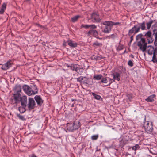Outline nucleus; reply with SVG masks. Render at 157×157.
Here are the masks:
<instances>
[{"instance_id":"obj_1","label":"nucleus","mask_w":157,"mask_h":157,"mask_svg":"<svg viewBox=\"0 0 157 157\" xmlns=\"http://www.w3.org/2000/svg\"><path fill=\"white\" fill-rule=\"evenodd\" d=\"M143 35L142 34H140L136 36V40L140 39V40L137 42V46L139 47V49L143 52L146 51L147 48V43L146 41L145 38H142Z\"/></svg>"},{"instance_id":"obj_2","label":"nucleus","mask_w":157,"mask_h":157,"mask_svg":"<svg viewBox=\"0 0 157 157\" xmlns=\"http://www.w3.org/2000/svg\"><path fill=\"white\" fill-rule=\"evenodd\" d=\"M103 25L105 26L102 32L104 33H108L111 31L112 27L114 25H120L119 22H114L111 21H105L102 23Z\"/></svg>"},{"instance_id":"obj_3","label":"nucleus","mask_w":157,"mask_h":157,"mask_svg":"<svg viewBox=\"0 0 157 157\" xmlns=\"http://www.w3.org/2000/svg\"><path fill=\"white\" fill-rule=\"evenodd\" d=\"M143 126L147 133H150L152 132L153 128L152 122L146 121L144 122Z\"/></svg>"},{"instance_id":"obj_4","label":"nucleus","mask_w":157,"mask_h":157,"mask_svg":"<svg viewBox=\"0 0 157 157\" xmlns=\"http://www.w3.org/2000/svg\"><path fill=\"white\" fill-rule=\"evenodd\" d=\"M24 91L29 96L33 94H35L37 93L36 91L35 93H33V90L29 86L24 85L22 87Z\"/></svg>"},{"instance_id":"obj_5","label":"nucleus","mask_w":157,"mask_h":157,"mask_svg":"<svg viewBox=\"0 0 157 157\" xmlns=\"http://www.w3.org/2000/svg\"><path fill=\"white\" fill-rule=\"evenodd\" d=\"M91 19L93 22L100 23L101 22V19L97 12H93L91 14Z\"/></svg>"},{"instance_id":"obj_6","label":"nucleus","mask_w":157,"mask_h":157,"mask_svg":"<svg viewBox=\"0 0 157 157\" xmlns=\"http://www.w3.org/2000/svg\"><path fill=\"white\" fill-rule=\"evenodd\" d=\"M138 25L136 24L131 29H130L128 33V35L130 36L132 34L134 33L133 35L137 33L140 31V28L138 27Z\"/></svg>"},{"instance_id":"obj_7","label":"nucleus","mask_w":157,"mask_h":157,"mask_svg":"<svg viewBox=\"0 0 157 157\" xmlns=\"http://www.w3.org/2000/svg\"><path fill=\"white\" fill-rule=\"evenodd\" d=\"M152 33L150 31H147L144 35L147 38V40L148 44L152 43L154 40Z\"/></svg>"},{"instance_id":"obj_8","label":"nucleus","mask_w":157,"mask_h":157,"mask_svg":"<svg viewBox=\"0 0 157 157\" xmlns=\"http://www.w3.org/2000/svg\"><path fill=\"white\" fill-rule=\"evenodd\" d=\"M36 105L35 101L33 98L29 97L28 99V103L27 105L28 108L29 110L34 109Z\"/></svg>"},{"instance_id":"obj_9","label":"nucleus","mask_w":157,"mask_h":157,"mask_svg":"<svg viewBox=\"0 0 157 157\" xmlns=\"http://www.w3.org/2000/svg\"><path fill=\"white\" fill-rule=\"evenodd\" d=\"M95 29H90L87 33V34L88 36H90V35H92L94 37H96L98 39H101V38L97 37L98 35V31L95 30Z\"/></svg>"},{"instance_id":"obj_10","label":"nucleus","mask_w":157,"mask_h":157,"mask_svg":"<svg viewBox=\"0 0 157 157\" xmlns=\"http://www.w3.org/2000/svg\"><path fill=\"white\" fill-rule=\"evenodd\" d=\"M34 99L38 105L41 106L43 103L44 101L42 99L40 96L36 95L34 97Z\"/></svg>"},{"instance_id":"obj_11","label":"nucleus","mask_w":157,"mask_h":157,"mask_svg":"<svg viewBox=\"0 0 157 157\" xmlns=\"http://www.w3.org/2000/svg\"><path fill=\"white\" fill-rule=\"evenodd\" d=\"M27 97L26 96H23L21 97L20 100V102H21V105L24 108L27 106Z\"/></svg>"},{"instance_id":"obj_12","label":"nucleus","mask_w":157,"mask_h":157,"mask_svg":"<svg viewBox=\"0 0 157 157\" xmlns=\"http://www.w3.org/2000/svg\"><path fill=\"white\" fill-rule=\"evenodd\" d=\"M67 67H70V69L73 71H75L76 72L80 67V66L78 64H72L71 65H67Z\"/></svg>"},{"instance_id":"obj_13","label":"nucleus","mask_w":157,"mask_h":157,"mask_svg":"<svg viewBox=\"0 0 157 157\" xmlns=\"http://www.w3.org/2000/svg\"><path fill=\"white\" fill-rule=\"evenodd\" d=\"M14 98L15 101V103H17L20 102V100L21 98L20 93H16L13 94Z\"/></svg>"},{"instance_id":"obj_14","label":"nucleus","mask_w":157,"mask_h":157,"mask_svg":"<svg viewBox=\"0 0 157 157\" xmlns=\"http://www.w3.org/2000/svg\"><path fill=\"white\" fill-rule=\"evenodd\" d=\"M80 123L79 121H75L73 123V127L71 128V131L78 129L80 127Z\"/></svg>"},{"instance_id":"obj_15","label":"nucleus","mask_w":157,"mask_h":157,"mask_svg":"<svg viewBox=\"0 0 157 157\" xmlns=\"http://www.w3.org/2000/svg\"><path fill=\"white\" fill-rule=\"evenodd\" d=\"M81 27L84 28L86 29H87L90 28V29H96L97 28V26L94 24L88 25H82Z\"/></svg>"},{"instance_id":"obj_16","label":"nucleus","mask_w":157,"mask_h":157,"mask_svg":"<svg viewBox=\"0 0 157 157\" xmlns=\"http://www.w3.org/2000/svg\"><path fill=\"white\" fill-rule=\"evenodd\" d=\"M156 55H157V47L155 48L152 59V61L154 63L157 62V58Z\"/></svg>"},{"instance_id":"obj_17","label":"nucleus","mask_w":157,"mask_h":157,"mask_svg":"<svg viewBox=\"0 0 157 157\" xmlns=\"http://www.w3.org/2000/svg\"><path fill=\"white\" fill-rule=\"evenodd\" d=\"M147 48H150L147 50L148 51V54L150 55H151L154 53L155 49L154 48V47L151 45H149L147 46Z\"/></svg>"},{"instance_id":"obj_18","label":"nucleus","mask_w":157,"mask_h":157,"mask_svg":"<svg viewBox=\"0 0 157 157\" xmlns=\"http://www.w3.org/2000/svg\"><path fill=\"white\" fill-rule=\"evenodd\" d=\"M112 75L113 76V78L119 81L120 79V75L118 72H114Z\"/></svg>"},{"instance_id":"obj_19","label":"nucleus","mask_w":157,"mask_h":157,"mask_svg":"<svg viewBox=\"0 0 157 157\" xmlns=\"http://www.w3.org/2000/svg\"><path fill=\"white\" fill-rule=\"evenodd\" d=\"M155 94L151 95L145 99L147 102H152L154 101V98L155 97Z\"/></svg>"},{"instance_id":"obj_20","label":"nucleus","mask_w":157,"mask_h":157,"mask_svg":"<svg viewBox=\"0 0 157 157\" xmlns=\"http://www.w3.org/2000/svg\"><path fill=\"white\" fill-rule=\"evenodd\" d=\"M67 43L71 47H76L77 45V43L75 42H73L71 40L67 41Z\"/></svg>"},{"instance_id":"obj_21","label":"nucleus","mask_w":157,"mask_h":157,"mask_svg":"<svg viewBox=\"0 0 157 157\" xmlns=\"http://www.w3.org/2000/svg\"><path fill=\"white\" fill-rule=\"evenodd\" d=\"M137 25H138V27H139L140 29H141L142 30L146 29V27L145 26V22H143L142 23H139Z\"/></svg>"},{"instance_id":"obj_22","label":"nucleus","mask_w":157,"mask_h":157,"mask_svg":"<svg viewBox=\"0 0 157 157\" xmlns=\"http://www.w3.org/2000/svg\"><path fill=\"white\" fill-rule=\"evenodd\" d=\"M6 4L5 3H4L2 4L1 8L0 10V14H3L4 13L5 10L6 9Z\"/></svg>"},{"instance_id":"obj_23","label":"nucleus","mask_w":157,"mask_h":157,"mask_svg":"<svg viewBox=\"0 0 157 157\" xmlns=\"http://www.w3.org/2000/svg\"><path fill=\"white\" fill-rule=\"evenodd\" d=\"M15 90L17 93H20L21 91V87L20 85H16Z\"/></svg>"},{"instance_id":"obj_24","label":"nucleus","mask_w":157,"mask_h":157,"mask_svg":"<svg viewBox=\"0 0 157 157\" xmlns=\"http://www.w3.org/2000/svg\"><path fill=\"white\" fill-rule=\"evenodd\" d=\"M92 94L96 99L100 100L101 99H102L101 96L93 92L92 93Z\"/></svg>"},{"instance_id":"obj_25","label":"nucleus","mask_w":157,"mask_h":157,"mask_svg":"<svg viewBox=\"0 0 157 157\" xmlns=\"http://www.w3.org/2000/svg\"><path fill=\"white\" fill-rule=\"evenodd\" d=\"M155 30L154 29L153 31V33L152 34V35H154L155 36V40L154 42V44L155 46H156L157 44V31L155 33Z\"/></svg>"},{"instance_id":"obj_26","label":"nucleus","mask_w":157,"mask_h":157,"mask_svg":"<svg viewBox=\"0 0 157 157\" xmlns=\"http://www.w3.org/2000/svg\"><path fill=\"white\" fill-rule=\"evenodd\" d=\"M80 16L79 15H76L71 18V21L72 22H75L78 19L80 18Z\"/></svg>"},{"instance_id":"obj_27","label":"nucleus","mask_w":157,"mask_h":157,"mask_svg":"<svg viewBox=\"0 0 157 157\" xmlns=\"http://www.w3.org/2000/svg\"><path fill=\"white\" fill-rule=\"evenodd\" d=\"M103 76L101 74L95 75L93 77V78L95 80H99L102 78Z\"/></svg>"},{"instance_id":"obj_28","label":"nucleus","mask_w":157,"mask_h":157,"mask_svg":"<svg viewBox=\"0 0 157 157\" xmlns=\"http://www.w3.org/2000/svg\"><path fill=\"white\" fill-rule=\"evenodd\" d=\"M153 22V21L151 20L149 22L147 23L146 25L147 26V29H150Z\"/></svg>"},{"instance_id":"obj_29","label":"nucleus","mask_w":157,"mask_h":157,"mask_svg":"<svg viewBox=\"0 0 157 157\" xmlns=\"http://www.w3.org/2000/svg\"><path fill=\"white\" fill-rule=\"evenodd\" d=\"M84 78H86L87 80L88 79L86 77L80 76L78 78H76L77 79V81L80 82H81L82 80H83Z\"/></svg>"},{"instance_id":"obj_30","label":"nucleus","mask_w":157,"mask_h":157,"mask_svg":"<svg viewBox=\"0 0 157 157\" xmlns=\"http://www.w3.org/2000/svg\"><path fill=\"white\" fill-rule=\"evenodd\" d=\"M104 57L103 56L100 55L98 56L94 57V59L96 60H101L102 59L104 58Z\"/></svg>"},{"instance_id":"obj_31","label":"nucleus","mask_w":157,"mask_h":157,"mask_svg":"<svg viewBox=\"0 0 157 157\" xmlns=\"http://www.w3.org/2000/svg\"><path fill=\"white\" fill-rule=\"evenodd\" d=\"M93 45L100 47L102 45V44L101 43H99L96 41L93 44Z\"/></svg>"},{"instance_id":"obj_32","label":"nucleus","mask_w":157,"mask_h":157,"mask_svg":"<svg viewBox=\"0 0 157 157\" xmlns=\"http://www.w3.org/2000/svg\"><path fill=\"white\" fill-rule=\"evenodd\" d=\"M76 72L77 73L81 75L83 72L82 67H80Z\"/></svg>"},{"instance_id":"obj_33","label":"nucleus","mask_w":157,"mask_h":157,"mask_svg":"<svg viewBox=\"0 0 157 157\" xmlns=\"http://www.w3.org/2000/svg\"><path fill=\"white\" fill-rule=\"evenodd\" d=\"M17 116L22 121H25L26 119L22 115H21L20 114H17Z\"/></svg>"},{"instance_id":"obj_34","label":"nucleus","mask_w":157,"mask_h":157,"mask_svg":"<svg viewBox=\"0 0 157 157\" xmlns=\"http://www.w3.org/2000/svg\"><path fill=\"white\" fill-rule=\"evenodd\" d=\"M4 64L5 65L6 67L7 68V69H9L11 66V64L10 61L7 62Z\"/></svg>"},{"instance_id":"obj_35","label":"nucleus","mask_w":157,"mask_h":157,"mask_svg":"<svg viewBox=\"0 0 157 157\" xmlns=\"http://www.w3.org/2000/svg\"><path fill=\"white\" fill-rule=\"evenodd\" d=\"M98 134L95 135L91 136V139L93 140H96L98 139Z\"/></svg>"},{"instance_id":"obj_36","label":"nucleus","mask_w":157,"mask_h":157,"mask_svg":"<svg viewBox=\"0 0 157 157\" xmlns=\"http://www.w3.org/2000/svg\"><path fill=\"white\" fill-rule=\"evenodd\" d=\"M132 150L136 151V150L139 149L140 148V146L138 144H136L135 146L131 147Z\"/></svg>"},{"instance_id":"obj_37","label":"nucleus","mask_w":157,"mask_h":157,"mask_svg":"<svg viewBox=\"0 0 157 157\" xmlns=\"http://www.w3.org/2000/svg\"><path fill=\"white\" fill-rule=\"evenodd\" d=\"M107 77L102 78V79L100 81V83L102 82L104 83H107L108 82V80L107 79Z\"/></svg>"},{"instance_id":"obj_38","label":"nucleus","mask_w":157,"mask_h":157,"mask_svg":"<svg viewBox=\"0 0 157 157\" xmlns=\"http://www.w3.org/2000/svg\"><path fill=\"white\" fill-rule=\"evenodd\" d=\"M124 47L123 45H119L118 47H117L116 49L117 51H119L123 49Z\"/></svg>"},{"instance_id":"obj_39","label":"nucleus","mask_w":157,"mask_h":157,"mask_svg":"<svg viewBox=\"0 0 157 157\" xmlns=\"http://www.w3.org/2000/svg\"><path fill=\"white\" fill-rule=\"evenodd\" d=\"M127 97L128 98V99L129 100V101H131L132 99V95L131 94H127Z\"/></svg>"},{"instance_id":"obj_40","label":"nucleus","mask_w":157,"mask_h":157,"mask_svg":"<svg viewBox=\"0 0 157 157\" xmlns=\"http://www.w3.org/2000/svg\"><path fill=\"white\" fill-rule=\"evenodd\" d=\"M33 89L34 90H33V91L34 92L33 93H35L37 91V93L38 90L37 89L36 86V85H33Z\"/></svg>"},{"instance_id":"obj_41","label":"nucleus","mask_w":157,"mask_h":157,"mask_svg":"<svg viewBox=\"0 0 157 157\" xmlns=\"http://www.w3.org/2000/svg\"><path fill=\"white\" fill-rule=\"evenodd\" d=\"M109 78V81L110 82H109V84L107 86H110V85L113 82H115V79H114V78H113V79H110V78Z\"/></svg>"},{"instance_id":"obj_42","label":"nucleus","mask_w":157,"mask_h":157,"mask_svg":"<svg viewBox=\"0 0 157 157\" xmlns=\"http://www.w3.org/2000/svg\"><path fill=\"white\" fill-rule=\"evenodd\" d=\"M128 65H129L131 67H132L133 65V64L131 60H129L128 61Z\"/></svg>"},{"instance_id":"obj_43","label":"nucleus","mask_w":157,"mask_h":157,"mask_svg":"<svg viewBox=\"0 0 157 157\" xmlns=\"http://www.w3.org/2000/svg\"><path fill=\"white\" fill-rule=\"evenodd\" d=\"M73 123L69 124L67 126V128L71 130V128L73 127Z\"/></svg>"},{"instance_id":"obj_44","label":"nucleus","mask_w":157,"mask_h":157,"mask_svg":"<svg viewBox=\"0 0 157 157\" xmlns=\"http://www.w3.org/2000/svg\"><path fill=\"white\" fill-rule=\"evenodd\" d=\"M124 141H123L122 140H121L120 142V146L121 147H123L124 145Z\"/></svg>"},{"instance_id":"obj_45","label":"nucleus","mask_w":157,"mask_h":157,"mask_svg":"<svg viewBox=\"0 0 157 157\" xmlns=\"http://www.w3.org/2000/svg\"><path fill=\"white\" fill-rule=\"evenodd\" d=\"M1 68L2 70H7V68L6 67L5 65L4 64L2 65Z\"/></svg>"},{"instance_id":"obj_46","label":"nucleus","mask_w":157,"mask_h":157,"mask_svg":"<svg viewBox=\"0 0 157 157\" xmlns=\"http://www.w3.org/2000/svg\"><path fill=\"white\" fill-rule=\"evenodd\" d=\"M134 36V35H133L132 36H131V37H130V43H131L132 41L133 40V36Z\"/></svg>"},{"instance_id":"obj_47","label":"nucleus","mask_w":157,"mask_h":157,"mask_svg":"<svg viewBox=\"0 0 157 157\" xmlns=\"http://www.w3.org/2000/svg\"><path fill=\"white\" fill-rule=\"evenodd\" d=\"M83 83L84 84H88V82L87 80H84L83 81Z\"/></svg>"},{"instance_id":"obj_48","label":"nucleus","mask_w":157,"mask_h":157,"mask_svg":"<svg viewBox=\"0 0 157 157\" xmlns=\"http://www.w3.org/2000/svg\"><path fill=\"white\" fill-rule=\"evenodd\" d=\"M121 68H122V70H123L124 72H125L126 71V70L125 67H121Z\"/></svg>"},{"instance_id":"obj_49","label":"nucleus","mask_w":157,"mask_h":157,"mask_svg":"<svg viewBox=\"0 0 157 157\" xmlns=\"http://www.w3.org/2000/svg\"><path fill=\"white\" fill-rule=\"evenodd\" d=\"M19 111H20V112L21 113H24V112L25 111V110H24V111H23L21 112V108H20V107H19Z\"/></svg>"},{"instance_id":"obj_50","label":"nucleus","mask_w":157,"mask_h":157,"mask_svg":"<svg viewBox=\"0 0 157 157\" xmlns=\"http://www.w3.org/2000/svg\"><path fill=\"white\" fill-rule=\"evenodd\" d=\"M130 56L132 58H134L133 55H132V54H131L130 55Z\"/></svg>"},{"instance_id":"obj_51","label":"nucleus","mask_w":157,"mask_h":157,"mask_svg":"<svg viewBox=\"0 0 157 157\" xmlns=\"http://www.w3.org/2000/svg\"><path fill=\"white\" fill-rule=\"evenodd\" d=\"M37 157L35 155H33L32 156V157Z\"/></svg>"},{"instance_id":"obj_52","label":"nucleus","mask_w":157,"mask_h":157,"mask_svg":"<svg viewBox=\"0 0 157 157\" xmlns=\"http://www.w3.org/2000/svg\"><path fill=\"white\" fill-rule=\"evenodd\" d=\"M38 26L40 27H41L42 26L41 25H38Z\"/></svg>"},{"instance_id":"obj_53","label":"nucleus","mask_w":157,"mask_h":157,"mask_svg":"<svg viewBox=\"0 0 157 157\" xmlns=\"http://www.w3.org/2000/svg\"><path fill=\"white\" fill-rule=\"evenodd\" d=\"M71 100H72V101H74V100H75V99H71Z\"/></svg>"},{"instance_id":"obj_54","label":"nucleus","mask_w":157,"mask_h":157,"mask_svg":"<svg viewBox=\"0 0 157 157\" xmlns=\"http://www.w3.org/2000/svg\"><path fill=\"white\" fill-rule=\"evenodd\" d=\"M114 36V34H112V35H111V36Z\"/></svg>"},{"instance_id":"obj_55","label":"nucleus","mask_w":157,"mask_h":157,"mask_svg":"<svg viewBox=\"0 0 157 157\" xmlns=\"http://www.w3.org/2000/svg\"><path fill=\"white\" fill-rule=\"evenodd\" d=\"M63 45H65V44H63Z\"/></svg>"},{"instance_id":"obj_56","label":"nucleus","mask_w":157,"mask_h":157,"mask_svg":"<svg viewBox=\"0 0 157 157\" xmlns=\"http://www.w3.org/2000/svg\"><path fill=\"white\" fill-rule=\"evenodd\" d=\"M63 45H65V44H63Z\"/></svg>"}]
</instances>
